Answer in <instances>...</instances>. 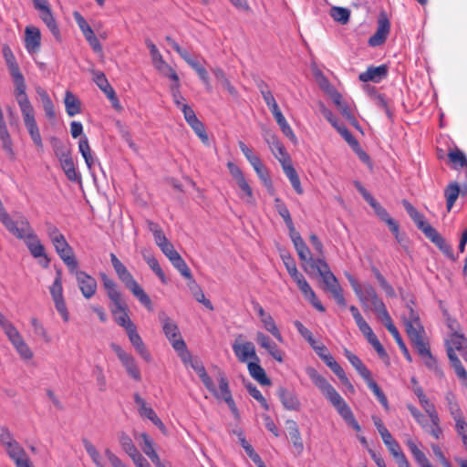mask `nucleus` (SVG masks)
I'll use <instances>...</instances> for the list:
<instances>
[{"instance_id": "nucleus-50", "label": "nucleus", "mask_w": 467, "mask_h": 467, "mask_svg": "<svg viewBox=\"0 0 467 467\" xmlns=\"http://www.w3.org/2000/svg\"><path fill=\"white\" fill-rule=\"evenodd\" d=\"M384 444L388 447L389 451L395 459H398L400 455L404 453L400 450V444L393 439L391 433L389 431L381 436Z\"/></svg>"}, {"instance_id": "nucleus-23", "label": "nucleus", "mask_w": 467, "mask_h": 467, "mask_svg": "<svg viewBox=\"0 0 467 467\" xmlns=\"http://www.w3.org/2000/svg\"><path fill=\"white\" fill-rule=\"evenodd\" d=\"M427 231L428 234L425 236L430 239L444 254L445 256L451 260H455L451 245L438 233V231L435 228L427 229Z\"/></svg>"}, {"instance_id": "nucleus-25", "label": "nucleus", "mask_w": 467, "mask_h": 467, "mask_svg": "<svg viewBox=\"0 0 467 467\" xmlns=\"http://www.w3.org/2000/svg\"><path fill=\"white\" fill-rule=\"evenodd\" d=\"M326 365L337 376L341 383L346 386L351 392H354V387L348 379L342 367L335 360L330 353H327L321 358Z\"/></svg>"}, {"instance_id": "nucleus-18", "label": "nucleus", "mask_w": 467, "mask_h": 467, "mask_svg": "<svg viewBox=\"0 0 467 467\" xmlns=\"http://www.w3.org/2000/svg\"><path fill=\"white\" fill-rule=\"evenodd\" d=\"M388 74L389 67L386 64L378 67L369 66L366 71L359 74L358 79L364 83L368 81L379 83L388 77Z\"/></svg>"}, {"instance_id": "nucleus-27", "label": "nucleus", "mask_w": 467, "mask_h": 467, "mask_svg": "<svg viewBox=\"0 0 467 467\" xmlns=\"http://www.w3.org/2000/svg\"><path fill=\"white\" fill-rule=\"evenodd\" d=\"M23 119H24L25 126H26V130H28V133H29L34 144L37 148H42L43 141H42V138L40 135L38 126L36 124V119L34 116V112L30 113V114L24 115Z\"/></svg>"}, {"instance_id": "nucleus-42", "label": "nucleus", "mask_w": 467, "mask_h": 467, "mask_svg": "<svg viewBox=\"0 0 467 467\" xmlns=\"http://www.w3.org/2000/svg\"><path fill=\"white\" fill-rule=\"evenodd\" d=\"M283 170L296 193L302 194L304 191L301 187L300 180L295 168L291 164L283 163Z\"/></svg>"}, {"instance_id": "nucleus-1", "label": "nucleus", "mask_w": 467, "mask_h": 467, "mask_svg": "<svg viewBox=\"0 0 467 467\" xmlns=\"http://www.w3.org/2000/svg\"><path fill=\"white\" fill-rule=\"evenodd\" d=\"M306 372L322 395L336 408L345 422L356 431H360L361 427L355 419L350 407L336 389L315 368L308 367L306 368Z\"/></svg>"}, {"instance_id": "nucleus-7", "label": "nucleus", "mask_w": 467, "mask_h": 467, "mask_svg": "<svg viewBox=\"0 0 467 467\" xmlns=\"http://www.w3.org/2000/svg\"><path fill=\"white\" fill-rule=\"evenodd\" d=\"M110 347L121 362L122 366L125 368L127 373L133 379L140 381L141 379L140 370L137 366L134 357L131 354L126 352L119 345L116 343H112Z\"/></svg>"}, {"instance_id": "nucleus-32", "label": "nucleus", "mask_w": 467, "mask_h": 467, "mask_svg": "<svg viewBox=\"0 0 467 467\" xmlns=\"http://www.w3.org/2000/svg\"><path fill=\"white\" fill-rule=\"evenodd\" d=\"M78 150L81 153L83 159L85 160V162L87 164V167L89 171L92 170V167L99 163L98 159L92 155V151L88 143V140L86 136L82 137L78 141Z\"/></svg>"}, {"instance_id": "nucleus-48", "label": "nucleus", "mask_w": 467, "mask_h": 467, "mask_svg": "<svg viewBox=\"0 0 467 467\" xmlns=\"http://www.w3.org/2000/svg\"><path fill=\"white\" fill-rule=\"evenodd\" d=\"M187 123L193 130L195 134L199 137L203 144H209V137L206 133L205 127L197 117L187 121Z\"/></svg>"}, {"instance_id": "nucleus-40", "label": "nucleus", "mask_w": 467, "mask_h": 467, "mask_svg": "<svg viewBox=\"0 0 467 467\" xmlns=\"http://www.w3.org/2000/svg\"><path fill=\"white\" fill-rule=\"evenodd\" d=\"M40 13V18L47 25L52 35L58 39L60 36V31L56 22V19L52 14L50 7L45 9Z\"/></svg>"}, {"instance_id": "nucleus-4", "label": "nucleus", "mask_w": 467, "mask_h": 467, "mask_svg": "<svg viewBox=\"0 0 467 467\" xmlns=\"http://www.w3.org/2000/svg\"><path fill=\"white\" fill-rule=\"evenodd\" d=\"M200 379L205 388L218 400H223L228 405L229 409L234 415L238 414L237 407L233 399L229 383L227 379L223 374L220 375L219 378V389H216L213 381L210 378V376L206 373L200 376Z\"/></svg>"}, {"instance_id": "nucleus-53", "label": "nucleus", "mask_w": 467, "mask_h": 467, "mask_svg": "<svg viewBox=\"0 0 467 467\" xmlns=\"http://www.w3.org/2000/svg\"><path fill=\"white\" fill-rule=\"evenodd\" d=\"M374 312L378 315L379 319L381 320L389 333L397 328L392 322L385 304L374 309Z\"/></svg>"}, {"instance_id": "nucleus-51", "label": "nucleus", "mask_w": 467, "mask_h": 467, "mask_svg": "<svg viewBox=\"0 0 467 467\" xmlns=\"http://www.w3.org/2000/svg\"><path fill=\"white\" fill-rule=\"evenodd\" d=\"M408 313L403 317V322L405 325L406 332L408 333V327H423L420 321L419 314L409 305H407Z\"/></svg>"}, {"instance_id": "nucleus-33", "label": "nucleus", "mask_w": 467, "mask_h": 467, "mask_svg": "<svg viewBox=\"0 0 467 467\" xmlns=\"http://www.w3.org/2000/svg\"><path fill=\"white\" fill-rule=\"evenodd\" d=\"M298 289L301 291L303 296L312 304V306L319 312H325V307L321 302L317 299L316 293L306 280L304 283L299 285Z\"/></svg>"}, {"instance_id": "nucleus-34", "label": "nucleus", "mask_w": 467, "mask_h": 467, "mask_svg": "<svg viewBox=\"0 0 467 467\" xmlns=\"http://www.w3.org/2000/svg\"><path fill=\"white\" fill-rule=\"evenodd\" d=\"M414 394L418 397L419 401L421 407L424 409L425 412L428 414L430 418L436 419L437 410L435 406L430 402L429 399L425 395L422 388L420 386H416L413 388Z\"/></svg>"}, {"instance_id": "nucleus-61", "label": "nucleus", "mask_w": 467, "mask_h": 467, "mask_svg": "<svg viewBox=\"0 0 467 467\" xmlns=\"http://www.w3.org/2000/svg\"><path fill=\"white\" fill-rule=\"evenodd\" d=\"M275 208L278 214L283 218L285 225L293 223L288 208L279 197L275 198Z\"/></svg>"}, {"instance_id": "nucleus-19", "label": "nucleus", "mask_w": 467, "mask_h": 467, "mask_svg": "<svg viewBox=\"0 0 467 467\" xmlns=\"http://www.w3.org/2000/svg\"><path fill=\"white\" fill-rule=\"evenodd\" d=\"M227 168L232 177L236 181V183L238 184L239 188L246 195V201L248 202H252L254 201L253 191L241 169L236 164L231 161L227 163Z\"/></svg>"}, {"instance_id": "nucleus-44", "label": "nucleus", "mask_w": 467, "mask_h": 467, "mask_svg": "<svg viewBox=\"0 0 467 467\" xmlns=\"http://www.w3.org/2000/svg\"><path fill=\"white\" fill-rule=\"evenodd\" d=\"M448 358L458 378L463 380L466 384L467 371L465 370L464 367L462 366L461 360L459 359L455 352H453L451 349H449Z\"/></svg>"}, {"instance_id": "nucleus-31", "label": "nucleus", "mask_w": 467, "mask_h": 467, "mask_svg": "<svg viewBox=\"0 0 467 467\" xmlns=\"http://www.w3.org/2000/svg\"><path fill=\"white\" fill-rule=\"evenodd\" d=\"M259 362L257 360L248 362L249 374L261 385L268 386L271 384V380L267 378L265 369L260 366Z\"/></svg>"}, {"instance_id": "nucleus-3", "label": "nucleus", "mask_w": 467, "mask_h": 467, "mask_svg": "<svg viewBox=\"0 0 467 467\" xmlns=\"http://www.w3.org/2000/svg\"><path fill=\"white\" fill-rule=\"evenodd\" d=\"M111 265L116 272L118 278L123 283L125 287L148 310H152V302L143 288L134 279L133 275L121 261L113 253L109 254Z\"/></svg>"}, {"instance_id": "nucleus-56", "label": "nucleus", "mask_w": 467, "mask_h": 467, "mask_svg": "<svg viewBox=\"0 0 467 467\" xmlns=\"http://www.w3.org/2000/svg\"><path fill=\"white\" fill-rule=\"evenodd\" d=\"M119 442L123 449V451L130 456L134 455L139 451L134 445L132 440L127 435L125 432H120L119 435Z\"/></svg>"}, {"instance_id": "nucleus-11", "label": "nucleus", "mask_w": 467, "mask_h": 467, "mask_svg": "<svg viewBox=\"0 0 467 467\" xmlns=\"http://www.w3.org/2000/svg\"><path fill=\"white\" fill-rule=\"evenodd\" d=\"M321 113L351 147L358 146V142L353 134L344 124L340 123L334 116L333 112L323 104H321Z\"/></svg>"}, {"instance_id": "nucleus-49", "label": "nucleus", "mask_w": 467, "mask_h": 467, "mask_svg": "<svg viewBox=\"0 0 467 467\" xmlns=\"http://www.w3.org/2000/svg\"><path fill=\"white\" fill-rule=\"evenodd\" d=\"M265 141L269 145L270 150L272 152L278 157V155L282 157L286 156V151L283 144L280 142V140L277 139V137L275 134H267L265 137Z\"/></svg>"}, {"instance_id": "nucleus-13", "label": "nucleus", "mask_w": 467, "mask_h": 467, "mask_svg": "<svg viewBox=\"0 0 467 467\" xmlns=\"http://www.w3.org/2000/svg\"><path fill=\"white\" fill-rule=\"evenodd\" d=\"M424 334L423 327H411L410 326L408 327L407 335L420 358L431 353L429 343L424 340Z\"/></svg>"}, {"instance_id": "nucleus-43", "label": "nucleus", "mask_w": 467, "mask_h": 467, "mask_svg": "<svg viewBox=\"0 0 467 467\" xmlns=\"http://www.w3.org/2000/svg\"><path fill=\"white\" fill-rule=\"evenodd\" d=\"M364 380L367 382L368 387L371 389V391L374 393V395L377 397L379 403L385 408V410H389V401L386 397V395L383 393V391L380 389L377 382L372 379L371 374L368 376V378L364 379Z\"/></svg>"}, {"instance_id": "nucleus-37", "label": "nucleus", "mask_w": 467, "mask_h": 467, "mask_svg": "<svg viewBox=\"0 0 467 467\" xmlns=\"http://www.w3.org/2000/svg\"><path fill=\"white\" fill-rule=\"evenodd\" d=\"M66 111L68 116L73 117L81 111L80 100L70 91H67L64 99Z\"/></svg>"}, {"instance_id": "nucleus-8", "label": "nucleus", "mask_w": 467, "mask_h": 467, "mask_svg": "<svg viewBox=\"0 0 467 467\" xmlns=\"http://www.w3.org/2000/svg\"><path fill=\"white\" fill-rule=\"evenodd\" d=\"M70 273L75 275L82 296L86 299H90L96 294L98 287L97 280L88 273L79 270L78 267L76 268V270H72Z\"/></svg>"}, {"instance_id": "nucleus-15", "label": "nucleus", "mask_w": 467, "mask_h": 467, "mask_svg": "<svg viewBox=\"0 0 467 467\" xmlns=\"http://www.w3.org/2000/svg\"><path fill=\"white\" fill-rule=\"evenodd\" d=\"M5 450L16 467H32L26 451L16 440L6 445Z\"/></svg>"}, {"instance_id": "nucleus-21", "label": "nucleus", "mask_w": 467, "mask_h": 467, "mask_svg": "<svg viewBox=\"0 0 467 467\" xmlns=\"http://www.w3.org/2000/svg\"><path fill=\"white\" fill-rule=\"evenodd\" d=\"M402 205L417 227L426 235L427 229L433 227L425 221V217L409 201L402 200Z\"/></svg>"}, {"instance_id": "nucleus-5", "label": "nucleus", "mask_w": 467, "mask_h": 467, "mask_svg": "<svg viewBox=\"0 0 467 467\" xmlns=\"http://www.w3.org/2000/svg\"><path fill=\"white\" fill-rule=\"evenodd\" d=\"M351 286L358 296L363 309L373 310L384 305V302L379 298L376 289L369 283L359 284L353 278H349Z\"/></svg>"}, {"instance_id": "nucleus-39", "label": "nucleus", "mask_w": 467, "mask_h": 467, "mask_svg": "<svg viewBox=\"0 0 467 467\" xmlns=\"http://www.w3.org/2000/svg\"><path fill=\"white\" fill-rule=\"evenodd\" d=\"M344 355L363 379L368 378L371 373L358 356L347 348L344 350Z\"/></svg>"}, {"instance_id": "nucleus-10", "label": "nucleus", "mask_w": 467, "mask_h": 467, "mask_svg": "<svg viewBox=\"0 0 467 467\" xmlns=\"http://www.w3.org/2000/svg\"><path fill=\"white\" fill-rule=\"evenodd\" d=\"M15 84V97L19 105L22 116L34 112L33 106L26 93V86L24 76L13 78Z\"/></svg>"}, {"instance_id": "nucleus-62", "label": "nucleus", "mask_w": 467, "mask_h": 467, "mask_svg": "<svg viewBox=\"0 0 467 467\" xmlns=\"http://www.w3.org/2000/svg\"><path fill=\"white\" fill-rule=\"evenodd\" d=\"M50 294L52 296V299H59L64 297L63 296V287H62V277H61V272L57 271V275L55 277V280L50 286Z\"/></svg>"}, {"instance_id": "nucleus-59", "label": "nucleus", "mask_w": 467, "mask_h": 467, "mask_svg": "<svg viewBox=\"0 0 467 467\" xmlns=\"http://www.w3.org/2000/svg\"><path fill=\"white\" fill-rule=\"evenodd\" d=\"M143 257L148 265L150 266V268L156 274V275L161 279V281L163 284H166L167 280L164 272L162 271L158 260L150 254H144Z\"/></svg>"}, {"instance_id": "nucleus-41", "label": "nucleus", "mask_w": 467, "mask_h": 467, "mask_svg": "<svg viewBox=\"0 0 467 467\" xmlns=\"http://www.w3.org/2000/svg\"><path fill=\"white\" fill-rule=\"evenodd\" d=\"M64 264L67 266L69 272L78 267V260L74 254L72 247L69 245L63 250L57 252Z\"/></svg>"}, {"instance_id": "nucleus-28", "label": "nucleus", "mask_w": 467, "mask_h": 467, "mask_svg": "<svg viewBox=\"0 0 467 467\" xmlns=\"http://www.w3.org/2000/svg\"><path fill=\"white\" fill-rule=\"evenodd\" d=\"M142 439L141 450L150 458L156 467H162V462L153 447V441L147 433H141Z\"/></svg>"}, {"instance_id": "nucleus-35", "label": "nucleus", "mask_w": 467, "mask_h": 467, "mask_svg": "<svg viewBox=\"0 0 467 467\" xmlns=\"http://www.w3.org/2000/svg\"><path fill=\"white\" fill-rule=\"evenodd\" d=\"M461 193V186L458 182H450L444 190L446 208L450 212Z\"/></svg>"}, {"instance_id": "nucleus-57", "label": "nucleus", "mask_w": 467, "mask_h": 467, "mask_svg": "<svg viewBox=\"0 0 467 467\" xmlns=\"http://www.w3.org/2000/svg\"><path fill=\"white\" fill-rule=\"evenodd\" d=\"M140 416L149 419L156 427L160 429L163 433H166V427L161 419L157 416L155 411L150 407H146L144 410L140 411Z\"/></svg>"}, {"instance_id": "nucleus-17", "label": "nucleus", "mask_w": 467, "mask_h": 467, "mask_svg": "<svg viewBox=\"0 0 467 467\" xmlns=\"http://www.w3.org/2000/svg\"><path fill=\"white\" fill-rule=\"evenodd\" d=\"M159 321L162 326V331L173 347V343L177 340H183L181 337L179 327L177 324L171 320L164 312L159 314Z\"/></svg>"}, {"instance_id": "nucleus-16", "label": "nucleus", "mask_w": 467, "mask_h": 467, "mask_svg": "<svg viewBox=\"0 0 467 467\" xmlns=\"http://www.w3.org/2000/svg\"><path fill=\"white\" fill-rule=\"evenodd\" d=\"M93 80L97 84V86L104 92L109 100L111 102L112 106L115 109L119 108V99L116 95L115 90L110 86L108 81L105 74L100 71H93Z\"/></svg>"}, {"instance_id": "nucleus-6", "label": "nucleus", "mask_w": 467, "mask_h": 467, "mask_svg": "<svg viewBox=\"0 0 467 467\" xmlns=\"http://www.w3.org/2000/svg\"><path fill=\"white\" fill-rule=\"evenodd\" d=\"M156 244L161 248V252L168 257L172 265L180 272V274L187 278H192V273L185 261L180 254L174 249L173 244L165 237L161 241H157Z\"/></svg>"}, {"instance_id": "nucleus-29", "label": "nucleus", "mask_w": 467, "mask_h": 467, "mask_svg": "<svg viewBox=\"0 0 467 467\" xmlns=\"http://www.w3.org/2000/svg\"><path fill=\"white\" fill-rule=\"evenodd\" d=\"M289 436L292 440L296 455H301L304 451V443L301 438L297 423L293 420H286Z\"/></svg>"}, {"instance_id": "nucleus-2", "label": "nucleus", "mask_w": 467, "mask_h": 467, "mask_svg": "<svg viewBox=\"0 0 467 467\" xmlns=\"http://www.w3.org/2000/svg\"><path fill=\"white\" fill-rule=\"evenodd\" d=\"M100 278L107 296L111 302L110 312L115 322L119 326L122 327L126 332L135 328L136 326L130 320L128 314V305L123 299L122 294L118 288L117 284L104 273L100 274Z\"/></svg>"}, {"instance_id": "nucleus-52", "label": "nucleus", "mask_w": 467, "mask_h": 467, "mask_svg": "<svg viewBox=\"0 0 467 467\" xmlns=\"http://www.w3.org/2000/svg\"><path fill=\"white\" fill-rule=\"evenodd\" d=\"M330 16L336 22L346 25L350 18V10L346 7L333 6L330 9Z\"/></svg>"}, {"instance_id": "nucleus-64", "label": "nucleus", "mask_w": 467, "mask_h": 467, "mask_svg": "<svg viewBox=\"0 0 467 467\" xmlns=\"http://www.w3.org/2000/svg\"><path fill=\"white\" fill-rule=\"evenodd\" d=\"M431 422L429 421V426L427 430H424L426 432L430 433L436 440H440L442 437V430L440 427V419L438 413H436V419L430 418Z\"/></svg>"}, {"instance_id": "nucleus-63", "label": "nucleus", "mask_w": 467, "mask_h": 467, "mask_svg": "<svg viewBox=\"0 0 467 467\" xmlns=\"http://www.w3.org/2000/svg\"><path fill=\"white\" fill-rule=\"evenodd\" d=\"M73 16L79 29L83 33L85 38H88L90 35L94 33L90 26L88 24L86 19L82 16V15L79 12L75 11L73 13Z\"/></svg>"}, {"instance_id": "nucleus-26", "label": "nucleus", "mask_w": 467, "mask_h": 467, "mask_svg": "<svg viewBox=\"0 0 467 467\" xmlns=\"http://www.w3.org/2000/svg\"><path fill=\"white\" fill-rule=\"evenodd\" d=\"M25 47L28 53L38 51L41 44V33L36 26H26L25 30Z\"/></svg>"}, {"instance_id": "nucleus-45", "label": "nucleus", "mask_w": 467, "mask_h": 467, "mask_svg": "<svg viewBox=\"0 0 467 467\" xmlns=\"http://www.w3.org/2000/svg\"><path fill=\"white\" fill-rule=\"evenodd\" d=\"M448 358L458 378L463 380L466 384L467 371L465 370L464 367L462 366L461 360L459 359L455 352H453L451 349H449Z\"/></svg>"}, {"instance_id": "nucleus-55", "label": "nucleus", "mask_w": 467, "mask_h": 467, "mask_svg": "<svg viewBox=\"0 0 467 467\" xmlns=\"http://www.w3.org/2000/svg\"><path fill=\"white\" fill-rule=\"evenodd\" d=\"M82 443L88 454L97 467H104L101 462V457L96 447L86 438L82 439Z\"/></svg>"}, {"instance_id": "nucleus-9", "label": "nucleus", "mask_w": 467, "mask_h": 467, "mask_svg": "<svg viewBox=\"0 0 467 467\" xmlns=\"http://www.w3.org/2000/svg\"><path fill=\"white\" fill-rule=\"evenodd\" d=\"M242 337L243 336L239 335L233 344V350L237 359L242 363L247 364L249 359L251 361H260L259 357L255 352V347L254 343L251 341L241 343L239 342V339Z\"/></svg>"}, {"instance_id": "nucleus-47", "label": "nucleus", "mask_w": 467, "mask_h": 467, "mask_svg": "<svg viewBox=\"0 0 467 467\" xmlns=\"http://www.w3.org/2000/svg\"><path fill=\"white\" fill-rule=\"evenodd\" d=\"M155 68L164 77L169 78L172 82L178 81L179 76L174 69L162 58L155 62Z\"/></svg>"}, {"instance_id": "nucleus-58", "label": "nucleus", "mask_w": 467, "mask_h": 467, "mask_svg": "<svg viewBox=\"0 0 467 467\" xmlns=\"http://www.w3.org/2000/svg\"><path fill=\"white\" fill-rule=\"evenodd\" d=\"M264 325V327L266 331L271 333L275 338H276L279 342H283V337L277 328L275 322L272 316L269 314L264 319L261 320Z\"/></svg>"}, {"instance_id": "nucleus-60", "label": "nucleus", "mask_w": 467, "mask_h": 467, "mask_svg": "<svg viewBox=\"0 0 467 467\" xmlns=\"http://www.w3.org/2000/svg\"><path fill=\"white\" fill-rule=\"evenodd\" d=\"M376 279L378 280L380 287L385 291L388 296L394 297L396 296L394 288L388 283L386 278L381 275L379 270L376 267L371 268Z\"/></svg>"}, {"instance_id": "nucleus-30", "label": "nucleus", "mask_w": 467, "mask_h": 467, "mask_svg": "<svg viewBox=\"0 0 467 467\" xmlns=\"http://www.w3.org/2000/svg\"><path fill=\"white\" fill-rule=\"evenodd\" d=\"M445 345L447 356H449V349H451L453 352L457 350L459 353H462L467 349V338L459 332L451 333L450 338L445 341Z\"/></svg>"}, {"instance_id": "nucleus-54", "label": "nucleus", "mask_w": 467, "mask_h": 467, "mask_svg": "<svg viewBox=\"0 0 467 467\" xmlns=\"http://www.w3.org/2000/svg\"><path fill=\"white\" fill-rule=\"evenodd\" d=\"M52 146H53L54 153L59 161L63 159H66V158L71 156L70 149L68 147H67L58 139H57V138L52 139Z\"/></svg>"}, {"instance_id": "nucleus-12", "label": "nucleus", "mask_w": 467, "mask_h": 467, "mask_svg": "<svg viewBox=\"0 0 467 467\" xmlns=\"http://www.w3.org/2000/svg\"><path fill=\"white\" fill-rule=\"evenodd\" d=\"M390 30V23L385 13H381L378 19L376 32L369 37L368 43L370 47H379L385 43Z\"/></svg>"}, {"instance_id": "nucleus-22", "label": "nucleus", "mask_w": 467, "mask_h": 467, "mask_svg": "<svg viewBox=\"0 0 467 467\" xmlns=\"http://www.w3.org/2000/svg\"><path fill=\"white\" fill-rule=\"evenodd\" d=\"M127 336L129 337V340L136 352L143 358L146 362L151 361V355L149 352L148 348H146V345L144 344L141 337L137 331V327L128 332Z\"/></svg>"}, {"instance_id": "nucleus-24", "label": "nucleus", "mask_w": 467, "mask_h": 467, "mask_svg": "<svg viewBox=\"0 0 467 467\" xmlns=\"http://www.w3.org/2000/svg\"><path fill=\"white\" fill-rule=\"evenodd\" d=\"M256 342L263 348L266 349L270 356H272L276 361H283V353L279 349L278 346L265 334L263 332L256 333Z\"/></svg>"}, {"instance_id": "nucleus-38", "label": "nucleus", "mask_w": 467, "mask_h": 467, "mask_svg": "<svg viewBox=\"0 0 467 467\" xmlns=\"http://www.w3.org/2000/svg\"><path fill=\"white\" fill-rule=\"evenodd\" d=\"M3 56L5 59L9 73L13 78L23 76L16 61V57L8 46L3 47Z\"/></svg>"}, {"instance_id": "nucleus-36", "label": "nucleus", "mask_w": 467, "mask_h": 467, "mask_svg": "<svg viewBox=\"0 0 467 467\" xmlns=\"http://www.w3.org/2000/svg\"><path fill=\"white\" fill-rule=\"evenodd\" d=\"M60 165L62 170L64 171L67 178L71 182H80L81 181V175L78 171L76 170L74 161L71 156L61 160Z\"/></svg>"}, {"instance_id": "nucleus-20", "label": "nucleus", "mask_w": 467, "mask_h": 467, "mask_svg": "<svg viewBox=\"0 0 467 467\" xmlns=\"http://www.w3.org/2000/svg\"><path fill=\"white\" fill-rule=\"evenodd\" d=\"M277 396L285 410L294 411L300 410L301 402L294 389L279 387Z\"/></svg>"}, {"instance_id": "nucleus-46", "label": "nucleus", "mask_w": 467, "mask_h": 467, "mask_svg": "<svg viewBox=\"0 0 467 467\" xmlns=\"http://www.w3.org/2000/svg\"><path fill=\"white\" fill-rule=\"evenodd\" d=\"M172 348L177 352L178 356L185 366L192 364L193 358L190 351L187 349V346L184 340H177L173 343Z\"/></svg>"}, {"instance_id": "nucleus-14", "label": "nucleus", "mask_w": 467, "mask_h": 467, "mask_svg": "<svg viewBox=\"0 0 467 467\" xmlns=\"http://www.w3.org/2000/svg\"><path fill=\"white\" fill-rule=\"evenodd\" d=\"M320 276L322 277L327 289L331 293L336 302L339 306H345L347 303L343 296V291L335 275L328 270Z\"/></svg>"}]
</instances>
